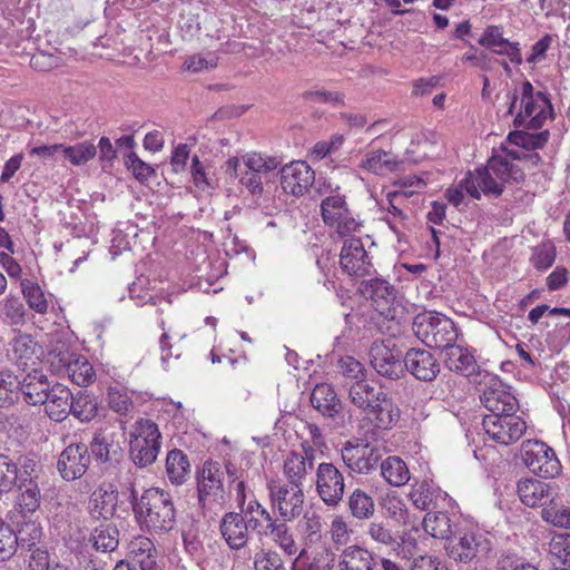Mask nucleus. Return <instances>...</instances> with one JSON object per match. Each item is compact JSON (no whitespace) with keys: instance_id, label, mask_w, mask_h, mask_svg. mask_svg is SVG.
I'll return each instance as SVG.
<instances>
[{"instance_id":"obj_1","label":"nucleus","mask_w":570,"mask_h":570,"mask_svg":"<svg viewBox=\"0 0 570 570\" xmlns=\"http://www.w3.org/2000/svg\"><path fill=\"white\" fill-rule=\"evenodd\" d=\"M484 384L493 389L484 392L480 400L490 414L484 415L482 426L484 432L497 443L510 445L518 442L527 431V423L517 415L519 402L508 391L498 375L480 374Z\"/></svg>"},{"instance_id":"obj_2","label":"nucleus","mask_w":570,"mask_h":570,"mask_svg":"<svg viewBox=\"0 0 570 570\" xmlns=\"http://www.w3.org/2000/svg\"><path fill=\"white\" fill-rule=\"evenodd\" d=\"M523 180L524 173L518 165L511 164L501 155H493L487 166L468 171L462 179V186L468 195L480 199L481 193L485 196L499 197L502 195L505 184Z\"/></svg>"},{"instance_id":"obj_3","label":"nucleus","mask_w":570,"mask_h":570,"mask_svg":"<svg viewBox=\"0 0 570 570\" xmlns=\"http://www.w3.org/2000/svg\"><path fill=\"white\" fill-rule=\"evenodd\" d=\"M399 416V409L384 392L358 382V429L366 430V433L387 430Z\"/></svg>"},{"instance_id":"obj_4","label":"nucleus","mask_w":570,"mask_h":570,"mask_svg":"<svg viewBox=\"0 0 570 570\" xmlns=\"http://www.w3.org/2000/svg\"><path fill=\"white\" fill-rule=\"evenodd\" d=\"M134 511L149 530L157 533L170 531L176 523L173 497L159 488L145 490L134 504Z\"/></svg>"},{"instance_id":"obj_5","label":"nucleus","mask_w":570,"mask_h":570,"mask_svg":"<svg viewBox=\"0 0 570 570\" xmlns=\"http://www.w3.org/2000/svg\"><path fill=\"white\" fill-rule=\"evenodd\" d=\"M413 332L428 347L446 350L458 340L454 322L436 312H425L415 316Z\"/></svg>"},{"instance_id":"obj_6","label":"nucleus","mask_w":570,"mask_h":570,"mask_svg":"<svg viewBox=\"0 0 570 570\" xmlns=\"http://www.w3.org/2000/svg\"><path fill=\"white\" fill-rule=\"evenodd\" d=\"M158 425L150 419H139L132 425L129 453L135 465L146 468L155 463L160 451Z\"/></svg>"},{"instance_id":"obj_7","label":"nucleus","mask_w":570,"mask_h":570,"mask_svg":"<svg viewBox=\"0 0 570 570\" xmlns=\"http://www.w3.org/2000/svg\"><path fill=\"white\" fill-rule=\"evenodd\" d=\"M552 111V105L547 94L534 91L530 81L521 87V108L513 119L514 127L540 129Z\"/></svg>"},{"instance_id":"obj_8","label":"nucleus","mask_w":570,"mask_h":570,"mask_svg":"<svg viewBox=\"0 0 570 570\" xmlns=\"http://www.w3.org/2000/svg\"><path fill=\"white\" fill-rule=\"evenodd\" d=\"M224 471L219 462L206 460L196 474L197 500L203 511H210L225 501Z\"/></svg>"},{"instance_id":"obj_9","label":"nucleus","mask_w":570,"mask_h":570,"mask_svg":"<svg viewBox=\"0 0 570 570\" xmlns=\"http://www.w3.org/2000/svg\"><path fill=\"white\" fill-rule=\"evenodd\" d=\"M445 548L450 558L468 563L487 557L492 550V540L488 532L472 528L460 532Z\"/></svg>"},{"instance_id":"obj_10","label":"nucleus","mask_w":570,"mask_h":570,"mask_svg":"<svg viewBox=\"0 0 570 570\" xmlns=\"http://www.w3.org/2000/svg\"><path fill=\"white\" fill-rule=\"evenodd\" d=\"M358 293L370 302L380 316L385 320L396 317V291L382 276L364 278L358 282Z\"/></svg>"},{"instance_id":"obj_11","label":"nucleus","mask_w":570,"mask_h":570,"mask_svg":"<svg viewBox=\"0 0 570 570\" xmlns=\"http://www.w3.org/2000/svg\"><path fill=\"white\" fill-rule=\"evenodd\" d=\"M521 459L525 466L541 478H554L560 471V463L544 442L525 440L521 445Z\"/></svg>"},{"instance_id":"obj_12","label":"nucleus","mask_w":570,"mask_h":570,"mask_svg":"<svg viewBox=\"0 0 570 570\" xmlns=\"http://www.w3.org/2000/svg\"><path fill=\"white\" fill-rule=\"evenodd\" d=\"M268 490L272 508L283 521H294L303 513L305 494L298 484L273 483Z\"/></svg>"},{"instance_id":"obj_13","label":"nucleus","mask_w":570,"mask_h":570,"mask_svg":"<svg viewBox=\"0 0 570 570\" xmlns=\"http://www.w3.org/2000/svg\"><path fill=\"white\" fill-rule=\"evenodd\" d=\"M445 353V365L449 370L461 373L469 377L470 382L482 392V394L494 386L492 384H484L483 377L480 374L494 375L485 370H481L475 362L474 356L464 347L453 343L449 346Z\"/></svg>"},{"instance_id":"obj_14","label":"nucleus","mask_w":570,"mask_h":570,"mask_svg":"<svg viewBox=\"0 0 570 570\" xmlns=\"http://www.w3.org/2000/svg\"><path fill=\"white\" fill-rule=\"evenodd\" d=\"M37 462L33 453L21 454L17 459L0 453V495L10 493L23 476L30 474Z\"/></svg>"},{"instance_id":"obj_15","label":"nucleus","mask_w":570,"mask_h":570,"mask_svg":"<svg viewBox=\"0 0 570 570\" xmlns=\"http://www.w3.org/2000/svg\"><path fill=\"white\" fill-rule=\"evenodd\" d=\"M368 356L371 365L382 376L397 379L403 372L402 352L394 348L390 338L374 342L371 345Z\"/></svg>"},{"instance_id":"obj_16","label":"nucleus","mask_w":570,"mask_h":570,"mask_svg":"<svg viewBox=\"0 0 570 570\" xmlns=\"http://www.w3.org/2000/svg\"><path fill=\"white\" fill-rule=\"evenodd\" d=\"M344 479L332 463H321L316 472V490L326 505H336L343 498Z\"/></svg>"},{"instance_id":"obj_17","label":"nucleus","mask_w":570,"mask_h":570,"mask_svg":"<svg viewBox=\"0 0 570 570\" xmlns=\"http://www.w3.org/2000/svg\"><path fill=\"white\" fill-rule=\"evenodd\" d=\"M90 463V455L86 444L76 443L68 445L59 455L57 468L66 481L81 478Z\"/></svg>"},{"instance_id":"obj_18","label":"nucleus","mask_w":570,"mask_h":570,"mask_svg":"<svg viewBox=\"0 0 570 570\" xmlns=\"http://www.w3.org/2000/svg\"><path fill=\"white\" fill-rule=\"evenodd\" d=\"M28 476H23L16 485L19 491L17 497V509L22 517L32 515L41 504V491L38 480L41 472V465L38 461Z\"/></svg>"},{"instance_id":"obj_19","label":"nucleus","mask_w":570,"mask_h":570,"mask_svg":"<svg viewBox=\"0 0 570 570\" xmlns=\"http://www.w3.org/2000/svg\"><path fill=\"white\" fill-rule=\"evenodd\" d=\"M314 170L306 161H292L281 170V185L285 193L301 196L314 183Z\"/></svg>"},{"instance_id":"obj_20","label":"nucleus","mask_w":570,"mask_h":570,"mask_svg":"<svg viewBox=\"0 0 570 570\" xmlns=\"http://www.w3.org/2000/svg\"><path fill=\"white\" fill-rule=\"evenodd\" d=\"M406 368L420 381L431 382L439 372L440 364L430 351L423 348H411L403 357V368Z\"/></svg>"},{"instance_id":"obj_21","label":"nucleus","mask_w":570,"mask_h":570,"mask_svg":"<svg viewBox=\"0 0 570 570\" xmlns=\"http://www.w3.org/2000/svg\"><path fill=\"white\" fill-rule=\"evenodd\" d=\"M335 224H337V234L344 238V244L341 249L340 265L343 271L350 277L351 283H354V275H356V263L354 252V236L353 233L356 230V220L353 217L344 215Z\"/></svg>"},{"instance_id":"obj_22","label":"nucleus","mask_w":570,"mask_h":570,"mask_svg":"<svg viewBox=\"0 0 570 570\" xmlns=\"http://www.w3.org/2000/svg\"><path fill=\"white\" fill-rule=\"evenodd\" d=\"M479 45L489 48L497 55L507 56L515 65L522 63L519 42H510L503 37L500 26H488L479 39Z\"/></svg>"},{"instance_id":"obj_23","label":"nucleus","mask_w":570,"mask_h":570,"mask_svg":"<svg viewBox=\"0 0 570 570\" xmlns=\"http://www.w3.org/2000/svg\"><path fill=\"white\" fill-rule=\"evenodd\" d=\"M517 492L521 502L530 508H543L556 493L550 483L532 478L520 480Z\"/></svg>"},{"instance_id":"obj_24","label":"nucleus","mask_w":570,"mask_h":570,"mask_svg":"<svg viewBox=\"0 0 570 570\" xmlns=\"http://www.w3.org/2000/svg\"><path fill=\"white\" fill-rule=\"evenodd\" d=\"M248 527L244 517L237 512L226 513L220 521V532L230 549L239 550L248 541Z\"/></svg>"},{"instance_id":"obj_25","label":"nucleus","mask_w":570,"mask_h":570,"mask_svg":"<svg viewBox=\"0 0 570 570\" xmlns=\"http://www.w3.org/2000/svg\"><path fill=\"white\" fill-rule=\"evenodd\" d=\"M314 450L313 448L305 449L304 454L297 452H291L283 465L284 475L287 479L286 484H298L303 485V480L307 475L308 470L313 468Z\"/></svg>"},{"instance_id":"obj_26","label":"nucleus","mask_w":570,"mask_h":570,"mask_svg":"<svg viewBox=\"0 0 570 570\" xmlns=\"http://www.w3.org/2000/svg\"><path fill=\"white\" fill-rule=\"evenodd\" d=\"M244 519L253 533L259 538H267L277 519L273 518L271 512L262 505L256 499L250 500L246 508H243Z\"/></svg>"},{"instance_id":"obj_27","label":"nucleus","mask_w":570,"mask_h":570,"mask_svg":"<svg viewBox=\"0 0 570 570\" xmlns=\"http://www.w3.org/2000/svg\"><path fill=\"white\" fill-rule=\"evenodd\" d=\"M47 394L48 396L43 405L48 416L57 422L62 421L72 410V393L67 386L56 383L51 385Z\"/></svg>"},{"instance_id":"obj_28","label":"nucleus","mask_w":570,"mask_h":570,"mask_svg":"<svg viewBox=\"0 0 570 570\" xmlns=\"http://www.w3.org/2000/svg\"><path fill=\"white\" fill-rule=\"evenodd\" d=\"M51 385L45 374L39 371L28 373L20 381L19 392L22 393L23 400L30 405L43 404L47 400V392Z\"/></svg>"},{"instance_id":"obj_29","label":"nucleus","mask_w":570,"mask_h":570,"mask_svg":"<svg viewBox=\"0 0 570 570\" xmlns=\"http://www.w3.org/2000/svg\"><path fill=\"white\" fill-rule=\"evenodd\" d=\"M117 504V492L109 484L107 488L101 485L90 497L89 512L94 520H109L114 514Z\"/></svg>"},{"instance_id":"obj_30","label":"nucleus","mask_w":570,"mask_h":570,"mask_svg":"<svg viewBox=\"0 0 570 570\" xmlns=\"http://www.w3.org/2000/svg\"><path fill=\"white\" fill-rule=\"evenodd\" d=\"M128 550L132 561L139 563L140 570H158L155 544L149 538L135 537L130 540Z\"/></svg>"},{"instance_id":"obj_31","label":"nucleus","mask_w":570,"mask_h":570,"mask_svg":"<svg viewBox=\"0 0 570 570\" xmlns=\"http://www.w3.org/2000/svg\"><path fill=\"white\" fill-rule=\"evenodd\" d=\"M89 542L97 551L112 552L119 544V531L109 520H102L95 525Z\"/></svg>"},{"instance_id":"obj_32","label":"nucleus","mask_w":570,"mask_h":570,"mask_svg":"<svg viewBox=\"0 0 570 570\" xmlns=\"http://www.w3.org/2000/svg\"><path fill=\"white\" fill-rule=\"evenodd\" d=\"M296 561L305 562V570H335L336 556L330 547H321L312 552L303 548Z\"/></svg>"},{"instance_id":"obj_33","label":"nucleus","mask_w":570,"mask_h":570,"mask_svg":"<svg viewBox=\"0 0 570 570\" xmlns=\"http://www.w3.org/2000/svg\"><path fill=\"white\" fill-rule=\"evenodd\" d=\"M312 406L324 416L333 417L338 413L341 403L328 384H317L311 394Z\"/></svg>"},{"instance_id":"obj_34","label":"nucleus","mask_w":570,"mask_h":570,"mask_svg":"<svg viewBox=\"0 0 570 570\" xmlns=\"http://www.w3.org/2000/svg\"><path fill=\"white\" fill-rule=\"evenodd\" d=\"M166 472L168 480L175 485L184 484L190 473L188 456L178 449L168 452L166 458Z\"/></svg>"},{"instance_id":"obj_35","label":"nucleus","mask_w":570,"mask_h":570,"mask_svg":"<svg viewBox=\"0 0 570 570\" xmlns=\"http://www.w3.org/2000/svg\"><path fill=\"white\" fill-rule=\"evenodd\" d=\"M71 413L82 423H88L96 419L99 414V403L95 395L87 391H79L73 395L71 401Z\"/></svg>"},{"instance_id":"obj_36","label":"nucleus","mask_w":570,"mask_h":570,"mask_svg":"<svg viewBox=\"0 0 570 570\" xmlns=\"http://www.w3.org/2000/svg\"><path fill=\"white\" fill-rule=\"evenodd\" d=\"M358 282L364 278L379 276L376 265V246L371 237L358 238Z\"/></svg>"},{"instance_id":"obj_37","label":"nucleus","mask_w":570,"mask_h":570,"mask_svg":"<svg viewBox=\"0 0 570 570\" xmlns=\"http://www.w3.org/2000/svg\"><path fill=\"white\" fill-rule=\"evenodd\" d=\"M542 519L558 528H570V508L562 502L556 492L549 502L542 508Z\"/></svg>"},{"instance_id":"obj_38","label":"nucleus","mask_w":570,"mask_h":570,"mask_svg":"<svg viewBox=\"0 0 570 570\" xmlns=\"http://www.w3.org/2000/svg\"><path fill=\"white\" fill-rule=\"evenodd\" d=\"M97 155V147L90 140L75 145L62 144V159L75 167H80L92 160Z\"/></svg>"},{"instance_id":"obj_39","label":"nucleus","mask_w":570,"mask_h":570,"mask_svg":"<svg viewBox=\"0 0 570 570\" xmlns=\"http://www.w3.org/2000/svg\"><path fill=\"white\" fill-rule=\"evenodd\" d=\"M381 474L393 487L404 485L410 480L409 468L399 456H389L384 460L381 463Z\"/></svg>"},{"instance_id":"obj_40","label":"nucleus","mask_w":570,"mask_h":570,"mask_svg":"<svg viewBox=\"0 0 570 570\" xmlns=\"http://www.w3.org/2000/svg\"><path fill=\"white\" fill-rule=\"evenodd\" d=\"M287 522L277 519L268 531V537L285 554L294 556L298 551V546Z\"/></svg>"},{"instance_id":"obj_41","label":"nucleus","mask_w":570,"mask_h":570,"mask_svg":"<svg viewBox=\"0 0 570 570\" xmlns=\"http://www.w3.org/2000/svg\"><path fill=\"white\" fill-rule=\"evenodd\" d=\"M90 450L96 460L102 463L111 462L120 452L119 445L114 444L112 436L102 430L95 433Z\"/></svg>"},{"instance_id":"obj_42","label":"nucleus","mask_w":570,"mask_h":570,"mask_svg":"<svg viewBox=\"0 0 570 570\" xmlns=\"http://www.w3.org/2000/svg\"><path fill=\"white\" fill-rule=\"evenodd\" d=\"M424 531L433 538L451 540L452 523L446 512H429L423 519Z\"/></svg>"},{"instance_id":"obj_43","label":"nucleus","mask_w":570,"mask_h":570,"mask_svg":"<svg viewBox=\"0 0 570 570\" xmlns=\"http://www.w3.org/2000/svg\"><path fill=\"white\" fill-rule=\"evenodd\" d=\"M364 169L383 175L396 168V161L390 153L381 149L366 154L361 165Z\"/></svg>"},{"instance_id":"obj_44","label":"nucleus","mask_w":570,"mask_h":570,"mask_svg":"<svg viewBox=\"0 0 570 570\" xmlns=\"http://www.w3.org/2000/svg\"><path fill=\"white\" fill-rule=\"evenodd\" d=\"M299 529L305 548L322 540L323 522L316 512H307L299 522Z\"/></svg>"},{"instance_id":"obj_45","label":"nucleus","mask_w":570,"mask_h":570,"mask_svg":"<svg viewBox=\"0 0 570 570\" xmlns=\"http://www.w3.org/2000/svg\"><path fill=\"white\" fill-rule=\"evenodd\" d=\"M17 537V550H32L37 548V543L42 537V529L39 523L35 521H27L20 524L14 531Z\"/></svg>"},{"instance_id":"obj_46","label":"nucleus","mask_w":570,"mask_h":570,"mask_svg":"<svg viewBox=\"0 0 570 570\" xmlns=\"http://www.w3.org/2000/svg\"><path fill=\"white\" fill-rule=\"evenodd\" d=\"M67 376L70 377L75 384L86 386L95 381L96 373L86 357L77 355L73 363L68 367Z\"/></svg>"},{"instance_id":"obj_47","label":"nucleus","mask_w":570,"mask_h":570,"mask_svg":"<svg viewBox=\"0 0 570 570\" xmlns=\"http://www.w3.org/2000/svg\"><path fill=\"white\" fill-rule=\"evenodd\" d=\"M243 163L247 171L258 175H267L277 169L281 161L276 157H269L257 153L243 156Z\"/></svg>"},{"instance_id":"obj_48","label":"nucleus","mask_w":570,"mask_h":570,"mask_svg":"<svg viewBox=\"0 0 570 570\" xmlns=\"http://www.w3.org/2000/svg\"><path fill=\"white\" fill-rule=\"evenodd\" d=\"M323 220L326 225H334L340 218L347 214L344 199L338 196L326 197L321 204Z\"/></svg>"},{"instance_id":"obj_49","label":"nucleus","mask_w":570,"mask_h":570,"mask_svg":"<svg viewBox=\"0 0 570 570\" xmlns=\"http://www.w3.org/2000/svg\"><path fill=\"white\" fill-rule=\"evenodd\" d=\"M21 289L28 305L39 314H45L48 309V302L40 286L29 279L21 282Z\"/></svg>"},{"instance_id":"obj_50","label":"nucleus","mask_w":570,"mask_h":570,"mask_svg":"<svg viewBox=\"0 0 570 570\" xmlns=\"http://www.w3.org/2000/svg\"><path fill=\"white\" fill-rule=\"evenodd\" d=\"M382 459V452L380 446L358 442V473H368L376 469L380 460Z\"/></svg>"},{"instance_id":"obj_51","label":"nucleus","mask_w":570,"mask_h":570,"mask_svg":"<svg viewBox=\"0 0 570 570\" xmlns=\"http://www.w3.org/2000/svg\"><path fill=\"white\" fill-rule=\"evenodd\" d=\"M20 380L10 371L0 372V407H4L13 402L18 396Z\"/></svg>"},{"instance_id":"obj_52","label":"nucleus","mask_w":570,"mask_h":570,"mask_svg":"<svg viewBox=\"0 0 570 570\" xmlns=\"http://www.w3.org/2000/svg\"><path fill=\"white\" fill-rule=\"evenodd\" d=\"M17 553V537L10 524L0 518V562L10 560Z\"/></svg>"},{"instance_id":"obj_53","label":"nucleus","mask_w":570,"mask_h":570,"mask_svg":"<svg viewBox=\"0 0 570 570\" xmlns=\"http://www.w3.org/2000/svg\"><path fill=\"white\" fill-rule=\"evenodd\" d=\"M255 570H286L281 554L272 549H262L254 557Z\"/></svg>"},{"instance_id":"obj_54","label":"nucleus","mask_w":570,"mask_h":570,"mask_svg":"<svg viewBox=\"0 0 570 570\" xmlns=\"http://www.w3.org/2000/svg\"><path fill=\"white\" fill-rule=\"evenodd\" d=\"M108 406L119 415H127L134 407L130 396L118 387H109L107 391Z\"/></svg>"},{"instance_id":"obj_55","label":"nucleus","mask_w":570,"mask_h":570,"mask_svg":"<svg viewBox=\"0 0 570 570\" xmlns=\"http://www.w3.org/2000/svg\"><path fill=\"white\" fill-rule=\"evenodd\" d=\"M12 357L17 362L26 364L35 353V342L30 335L20 334L11 342Z\"/></svg>"},{"instance_id":"obj_56","label":"nucleus","mask_w":570,"mask_h":570,"mask_svg":"<svg viewBox=\"0 0 570 570\" xmlns=\"http://www.w3.org/2000/svg\"><path fill=\"white\" fill-rule=\"evenodd\" d=\"M551 562L570 569V535L560 537L550 543Z\"/></svg>"},{"instance_id":"obj_57","label":"nucleus","mask_w":570,"mask_h":570,"mask_svg":"<svg viewBox=\"0 0 570 570\" xmlns=\"http://www.w3.org/2000/svg\"><path fill=\"white\" fill-rule=\"evenodd\" d=\"M125 165L132 173L135 178L141 183L147 181L155 175V169L149 164L141 160L134 151L125 157Z\"/></svg>"},{"instance_id":"obj_58","label":"nucleus","mask_w":570,"mask_h":570,"mask_svg":"<svg viewBox=\"0 0 570 570\" xmlns=\"http://www.w3.org/2000/svg\"><path fill=\"white\" fill-rule=\"evenodd\" d=\"M530 261L537 269H548L556 261V249L552 245L541 244L533 248Z\"/></svg>"},{"instance_id":"obj_59","label":"nucleus","mask_w":570,"mask_h":570,"mask_svg":"<svg viewBox=\"0 0 570 570\" xmlns=\"http://www.w3.org/2000/svg\"><path fill=\"white\" fill-rule=\"evenodd\" d=\"M331 539L336 547L346 546L351 541V537L354 533L342 517H335L331 523Z\"/></svg>"},{"instance_id":"obj_60","label":"nucleus","mask_w":570,"mask_h":570,"mask_svg":"<svg viewBox=\"0 0 570 570\" xmlns=\"http://www.w3.org/2000/svg\"><path fill=\"white\" fill-rule=\"evenodd\" d=\"M409 497L414 507L420 510L430 509L433 501V493L426 482H422L413 488Z\"/></svg>"},{"instance_id":"obj_61","label":"nucleus","mask_w":570,"mask_h":570,"mask_svg":"<svg viewBox=\"0 0 570 570\" xmlns=\"http://www.w3.org/2000/svg\"><path fill=\"white\" fill-rule=\"evenodd\" d=\"M4 314L12 325H19L24 322L26 308L19 297L10 296L4 301Z\"/></svg>"},{"instance_id":"obj_62","label":"nucleus","mask_w":570,"mask_h":570,"mask_svg":"<svg viewBox=\"0 0 570 570\" xmlns=\"http://www.w3.org/2000/svg\"><path fill=\"white\" fill-rule=\"evenodd\" d=\"M217 59L214 56L206 58L202 55L188 56L184 61V69L191 72H200L216 68Z\"/></svg>"},{"instance_id":"obj_63","label":"nucleus","mask_w":570,"mask_h":570,"mask_svg":"<svg viewBox=\"0 0 570 570\" xmlns=\"http://www.w3.org/2000/svg\"><path fill=\"white\" fill-rule=\"evenodd\" d=\"M50 365L51 367L60 375H67L68 367L77 355L69 352L68 350L63 351H52L50 354Z\"/></svg>"},{"instance_id":"obj_64","label":"nucleus","mask_w":570,"mask_h":570,"mask_svg":"<svg viewBox=\"0 0 570 570\" xmlns=\"http://www.w3.org/2000/svg\"><path fill=\"white\" fill-rule=\"evenodd\" d=\"M30 551L28 559L27 570H50L52 564L50 563V557L46 549L35 548Z\"/></svg>"}]
</instances>
